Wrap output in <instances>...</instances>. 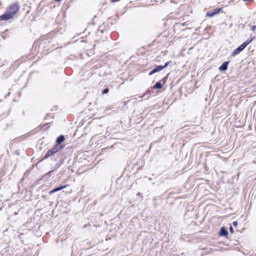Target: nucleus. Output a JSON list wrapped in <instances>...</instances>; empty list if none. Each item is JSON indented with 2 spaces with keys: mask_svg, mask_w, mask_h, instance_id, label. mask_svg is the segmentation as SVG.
<instances>
[{
  "mask_svg": "<svg viewBox=\"0 0 256 256\" xmlns=\"http://www.w3.org/2000/svg\"><path fill=\"white\" fill-rule=\"evenodd\" d=\"M20 8L18 2L11 5L8 10L0 16V20H8L12 18L18 12Z\"/></svg>",
  "mask_w": 256,
  "mask_h": 256,
  "instance_id": "nucleus-1",
  "label": "nucleus"
},
{
  "mask_svg": "<svg viewBox=\"0 0 256 256\" xmlns=\"http://www.w3.org/2000/svg\"><path fill=\"white\" fill-rule=\"evenodd\" d=\"M254 38L248 39L246 42H243L240 46L234 50L232 54V56H235L240 54L253 40Z\"/></svg>",
  "mask_w": 256,
  "mask_h": 256,
  "instance_id": "nucleus-2",
  "label": "nucleus"
},
{
  "mask_svg": "<svg viewBox=\"0 0 256 256\" xmlns=\"http://www.w3.org/2000/svg\"><path fill=\"white\" fill-rule=\"evenodd\" d=\"M63 148L59 145H55L54 146L48 150V152L44 156V158H46L48 157L53 156L54 154L58 152L60 150Z\"/></svg>",
  "mask_w": 256,
  "mask_h": 256,
  "instance_id": "nucleus-3",
  "label": "nucleus"
},
{
  "mask_svg": "<svg viewBox=\"0 0 256 256\" xmlns=\"http://www.w3.org/2000/svg\"><path fill=\"white\" fill-rule=\"evenodd\" d=\"M169 64V62H166L165 63L164 66H158L156 68H155L154 69H153L152 70H151L150 73L149 75L151 76L153 74H154L156 72H160L162 70L163 68L168 66Z\"/></svg>",
  "mask_w": 256,
  "mask_h": 256,
  "instance_id": "nucleus-4",
  "label": "nucleus"
},
{
  "mask_svg": "<svg viewBox=\"0 0 256 256\" xmlns=\"http://www.w3.org/2000/svg\"><path fill=\"white\" fill-rule=\"evenodd\" d=\"M222 8H216L214 10V11L211 12L209 11L206 12V16L208 17H212L216 14H218L220 10Z\"/></svg>",
  "mask_w": 256,
  "mask_h": 256,
  "instance_id": "nucleus-5",
  "label": "nucleus"
},
{
  "mask_svg": "<svg viewBox=\"0 0 256 256\" xmlns=\"http://www.w3.org/2000/svg\"><path fill=\"white\" fill-rule=\"evenodd\" d=\"M228 62H224L222 63V64L219 67V70L220 71L226 70L228 68Z\"/></svg>",
  "mask_w": 256,
  "mask_h": 256,
  "instance_id": "nucleus-6",
  "label": "nucleus"
},
{
  "mask_svg": "<svg viewBox=\"0 0 256 256\" xmlns=\"http://www.w3.org/2000/svg\"><path fill=\"white\" fill-rule=\"evenodd\" d=\"M64 139L65 138L63 135H60V136H59L56 140V145H58L59 144H60L64 140Z\"/></svg>",
  "mask_w": 256,
  "mask_h": 256,
  "instance_id": "nucleus-7",
  "label": "nucleus"
},
{
  "mask_svg": "<svg viewBox=\"0 0 256 256\" xmlns=\"http://www.w3.org/2000/svg\"><path fill=\"white\" fill-rule=\"evenodd\" d=\"M228 234V232L227 230L224 228L222 227L220 228V234L222 236H226Z\"/></svg>",
  "mask_w": 256,
  "mask_h": 256,
  "instance_id": "nucleus-8",
  "label": "nucleus"
},
{
  "mask_svg": "<svg viewBox=\"0 0 256 256\" xmlns=\"http://www.w3.org/2000/svg\"><path fill=\"white\" fill-rule=\"evenodd\" d=\"M150 90H148L145 92V93L142 96H141V98H144L146 99H148L150 97Z\"/></svg>",
  "mask_w": 256,
  "mask_h": 256,
  "instance_id": "nucleus-9",
  "label": "nucleus"
},
{
  "mask_svg": "<svg viewBox=\"0 0 256 256\" xmlns=\"http://www.w3.org/2000/svg\"><path fill=\"white\" fill-rule=\"evenodd\" d=\"M162 87V84L160 83V82H157L154 86L153 88H156V89H160Z\"/></svg>",
  "mask_w": 256,
  "mask_h": 256,
  "instance_id": "nucleus-10",
  "label": "nucleus"
},
{
  "mask_svg": "<svg viewBox=\"0 0 256 256\" xmlns=\"http://www.w3.org/2000/svg\"><path fill=\"white\" fill-rule=\"evenodd\" d=\"M66 186H67V185H64V186H58V188H56L57 192H58V191L62 190V189L66 188Z\"/></svg>",
  "mask_w": 256,
  "mask_h": 256,
  "instance_id": "nucleus-11",
  "label": "nucleus"
},
{
  "mask_svg": "<svg viewBox=\"0 0 256 256\" xmlns=\"http://www.w3.org/2000/svg\"><path fill=\"white\" fill-rule=\"evenodd\" d=\"M108 92H109L108 88H106L104 89V90L102 91V94H107Z\"/></svg>",
  "mask_w": 256,
  "mask_h": 256,
  "instance_id": "nucleus-12",
  "label": "nucleus"
},
{
  "mask_svg": "<svg viewBox=\"0 0 256 256\" xmlns=\"http://www.w3.org/2000/svg\"><path fill=\"white\" fill-rule=\"evenodd\" d=\"M57 192V190H56V188H55L54 189V190H50V191L49 192V194H54V192Z\"/></svg>",
  "mask_w": 256,
  "mask_h": 256,
  "instance_id": "nucleus-13",
  "label": "nucleus"
},
{
  "mask_svg": "<svg viewBox=\"0 0 256 256\" xmlns=\"http://www.w3.org/2000/svg\"><path fill=\"white\" fill-rule=\"evenodd\" d=\"M57 192V190H56V188H55L54 189V190H50V191L49 192V194H54V192Z\"/></svg>",
  "mask_w": 256,
  "mask_h": 256,
  "instance_id": "nucleus-14",
  "label": "nucleus"
},
{
  "mask_svg": "<svg viewBox=\"0 0 256 256\" xmlns=\"http://www.w3.org/2000/svg\"><path fill=\"white\" fill-rule=\"evenodd\" d=\"M233 225L235 226H236L238 225V222L236 221L233 222Z\"/></svg>",
  "mask_w": 256,
  "mask_h": 256,
  "instance_id": "nucleus-15",
  "label": "nucleus"
},
{
  "mask_svg": "<svg viewBox=\"0 0 256 256\" xmlns=\"http://www.w3.org/2000/svg\"><path fill=\"white\" fill-rule=\"evenodd\" d=\"M256 26H252V31H254V30H256Z\"/></svg>",
  "mask_w": 256,
  "mask_h": 256,
  "instance_id": "nucleus-16",
  "label": "nucleus"
},
{
  "mask_svg": "<svg viewBox=\"0 0 256 256\" xmlns=\"http://www.w3.org/2000/svg\"><path fill=\"white\" fill-rule=\"evenodd\" d=\"M230 230L232 233L234 232V231L233 228L232 226L230 227Z\"/></svg>",
  "mask_w": 256,
  "mask_h": 256,
  "instance_id": "nucleus-17",
  "label": "nucleus"
},
{
  "mask_svg": "<svg viewBox=\"0 0 256 256\" xmlns=\"http://www.w3.org/2000/svg\"><path fill=\"white\" fill-rule=\"evenodd\" d=\"M51 173H52V172H50L48 173V174L49 176H50L51 175Z\"/></svg>",
  "mask_w": 256,
  "mask_h": 256,
  "instance_id": "nucleus-18",
  "label": "nucleus"
},
{
  "mask_svg": "<svg viewBox=\"0 0 256 256\" xmlns=\"http://www.w3.org/2000/svg\"><path fill=\"white\" fill-rule=\"evenodd\" d=\"M137 195H138V196H140V195H141V194H140V192H138V193L137 194Z\"/></svg>",
  "mask_w": 256,
  "mask_h": 256,
  "instance_id": "nucleus-19",
  "label": "nucleus"
},
{
  "mask_svg": "<svg viewBox=\"0 0 256 256\" xmlns=\"http://www.w3.org/2000/svg\"><path fill=\"white\" fill-rule=\"evenodd\" d=\"M56 2H60V0H54Z\"/></svg>",
  "mask_w": 256,
  "mask_h": 256,
  "instance_id": "nucleus-20",
  "label": "nucleus"
}]
</instances>
